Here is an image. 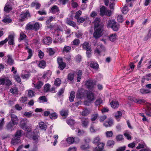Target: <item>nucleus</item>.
<instances>
[{
	"label": "nucleus",
	"instance_id": "11",
	"mask_svg": "<svg viewBox=\"0 0 151 151\" xmlns=\"http://www.w3.org/2000/svg\"><path fill=\"white\" fill-rule=\"evenodd\" d=\"M57 61L59 65V68L61 70H63L65 67L66 64L63 62L61 58H58Z\"/></svg>",
	"mask_w": 151,
	"mask_h": 151
},
{
	"label": "nucleus",
	"instance_id": "51",
	"mask_svg": "<svg viewBox=\"0 0 151 151\" xmlns=\"http://www.w3.org/2000/svg\"><path fill=\"white\" fill-rule=\"evenodd\" d=\"M67 141L69 144H71L74 142V138L72 137H69L67 138Z\"/></svg>",
	"mask_w": 151,
	"mask_h": 151
},
{
	"label": "nucleus",
	"instance_id": "25",
	"mask_svg": "<svg viewBox=\"0 0 151 151\" xmlns=\"http://www.w3.org/2000/svg\"><path fill=\"white\" fill-rule=\"evenodd\" d=\"M115 144L114 142L112 140H108L106 146L110 148L113 147Z\"/></svg>",
	"mask_w": 151,
	"mask_h": 151
},
{
	"label": "nucleus",
	"instance_id": "26",
	"mask_svg": "<svg viewBox=\"0 0 151 151\" xmlns=\"http://www.w3.org/2000/svg\"><path fill=\"white\" fill-rule=\"evenodd\" d=\"M52 40L51 38L49 37H47L44 38L42 42L45 44H49L51 43Z\"/></svg>",
	"mask_w": 151,
	"mask_h": 151
},
{
	"label": "nucleus",
	"instance_id": "18",
	"mask_svg": "<svg viewBox=\"0 0 151 151\" xmlns=\"http://www.w3.org/2000/svg\"><path fill=\"white\" fill-rule=\"evenodd\" d=\"M85 92V91L83 89L79 90L76 94L77 97L78 98L83 97L84 95Z\"/></svg>",
	"mask_w": 151,
	"mask_h": 151
},
{
	"label": "nucleus",
	"instance_id": "55",
	"mask_svg": "<svg viewBox=\"0 0 151 151\" xmlns=\"http://www.w3.org/2000/svg\"><path fill=\"white\" fill-rule=\"evenodd\" d=\"M145 146L146 145L144 143H139V144L138 146L136 147V148L137 149H139L144 148Z\"/></svg>",
	"mask_w": 151,
	"mask_h": 151
},
{
	"label": "nucleus",
	"instance_id": "34",
	"mask_svg": "<svg viewBox=\"0 0 151 151\" xmlns=\"http://www.w3.org/2000/svg\"><path fill=\"white\" fill-rule=\"evenodd\" d=\"M49 116L50 118L52 119H56L58 116V115L56 112L52 113L50 114Z\"/></svg>",
	"mask_w": 151,
	"mask_h": 151
},
{
	"label": "nucleus",
	"instance_id": "12",
	"mask_svg": "<svg viewBox=\"0 0 151 151\" xmlns=\"http://www.w3.org/2000/svg\"><path fill=\"white\" fill-rule=\"evenodd\" d=\"M32 84L33 85V86L37 88V89H39L42 86L43 84V83L41 82H38L37 81L35 80L32 81Z\"/></svg>",
	"mask_w": 151,
	"mask_h": 151
},
{
	"label": "nucleus",
	"instance_id": "4",
	"mask_svg": "<svg viewBox=\"0 0 151 151\" xmlns=\"http://www.w3.org/2000/svg\"><path fill=\"white\" fill-rule=\"evenodd\" d=\"M83 47L84 49L86 50L88 57H90L91 54V50L89 44L87 42H85L83 44Z\"/></svg>",
	"mask_w": 151,
	"mask_h": 151
},
{
	"label": "nucleus",
	"instance_id": "57",
	"mask_svg": "<svg viewBox=\"0 0 151 151\" xmlns=\"http://www.w3.org/2000/svg\"><path fill=\"white\" fill-rule=\"evenodd\" d=\"M10 91L11 93L14 94H17L18 92V90L16 87L11 88Z\"/></svg>",
	"mask_w": 151,
	"mask_h": 151
},
{
	"label": "nucleus",
	"instance_id": "37",
	"mask_svg": "<svg viewBox=\"0 0 151 151\" xmlns=\"http://www.w3.org/2000/svg\"><path fill=\"white\" fill-rule=\"evenodd\" d=\"M90 113V111L87 109H85L82 112V115L83 116H86Z\"/></svg>",
	"mask_w": 151,
	"mask_h": 151
},
{
	"label": "nucleus",
	"instance_id": "3",
	"mask_svg": "<svg viewBox=\"0 0 151 151\" xmlns=\"http://www.w3.org/2000/svg\"><path fill=\"white\" fill-rule=\"evenodd\" d=\"M94 31L93 35L95 38H98L102 35L103 29L101 28V26H100L98 28H94Z\"/></svg>",
	"mask_w": 151,
	"mask_h": 151
},
{
	"label": "nucleus",
	"instance_id": "47",
	"mask_svg": "<svg viewBox=\"0 0 151 151\" xmlns=\"http://www.w3.org/2000/svg\"><path fill=\"white\" fill-rule=\"evenodd\" d=\"M133 101L136 103L138 104H141L142 103L145 102V101L143 99H138L134 98L133 99Z\"/></svg>",
	"mask_w": 151,
	"mask_h": 151
},
{
	"label": "nucleus",
	"instance_id": "63",
	"mask_svg": "<svg viewBox=\"0 0 151 151\" xmlns=\"http://www.w3.org/2000/svg\"><path fill=\"white\" fill-rule=\"evenodd\" d=\"M144 78L147 81L151 80V74L146 75L144 77Z\"/></svg>",
	"mask_w": 151,
	"mask_h": 151
},
{
	"label": "nucleus",
	"instance_id": "27",
	"mask_svg": "<svg viewBox=\"0 0 151 151\" xmlns=\"http://www.w3.org/2000/svg\"><path fill=\"white\" fill-rule=\"evenodd\" d=\"M90 65L91 68L95 69H97L99 67V65L97 63L93 61L91 62Z\"/></svg>",
	"mask_w": 151,
	"mask_h": 151
},
{
	"label": "nucleus",
	"instance_id": "44",
	"mask_svg": "<svg viewBox=\"0 0 151 151\" xmlns=\"http://www.w3.org/2000/svg\"><path fill=\"white\" fill-rule=\"evenodd\" d=\"M68 112V110H62L60 111V113L62 116L66 117L67 116Z\"/></svg>",
	"mask_w": 151,
	"mask_h": 151
},
{
	"label": "nucleus",
	"instance_id": "46",
	"mask_svg": "<svg viewBox=\"0 0 151 151\" xmlns=\"http://www.w3.org/2000/svg\"><path fill=\"white\" fill-rule=\"evenodd\" d=\"M50 85L49 84H46L44 86V92H48L50 91Z\"/></svg>",
	"mask_w": 151,
	"mask_h": 151
},
{
	"label": "nucleus",
	"instance_id": "40",
	"mask_svg": "<svg viewBox=\"0 0 151 151\" xmlns=\"http://www.w3.org/2000/svg\"><path fill=\"white\" fill-rule=\"evenodd\" d=\"M14 125L12 123L10 122L7 124L6 127L8 129L12 130Z\"/></svg>",
	"mask_w": 151,
	"mask_h": 151
},
{
	"label": "nucleus",
	"instance_id": "15",
	"mask_svg": "<svg viewBox=\"0 0 151 151\" xmlns=\"http://www.w3.org/2000/svg\"><path fill=\"white\" fill-rule=\"evenodd\" d=\"M81 123L83 127L87 128L89 124V120L88 119H82L81 120Z\"/></svg>",
	"mask_w": 151,
	"mask_h": 151
},
{
	"label": "nucleus",
	"instance_id": "23",
	"mask_svg": "<svg viewBox=\"0 0 151 151\" xmlns=\"http://www.w3.org/2000/svg\"><path fill=\"white\" fill-rule=\"evenodd\" d=\"M14 35H9L8 37V39L9 40V43L11 45H13L14 44Z\"/></svg>",
	"mask_w": 151,
	"mask_h": 151
},
{
	"label": "nucleus",
	"instance_id": "50",
	"mask_svg": "<svg viewBox=\"0 0 151 151\" xmlns=\"http://www.w3.org/2000/svg\"><path fill=\"white\" fill-rule=\"evenodd\" d=\"M5 123L4 118H2L0 120V130L2 129Z\"/></svg>",
	"mask_w": 151,
	"mask_h": 151
},
{
	"label": "nucleus",
	"instance_id": "60",
	"mask_svg": "<svg viewBox=\"0 0 151 151\" xmlns=\"http://www.w3.org/2000/svg\"><path fill=\"white\" fill-rule=\"evenodd\" d=\"M61 83V81L59 78H57L55 81V85L57 86H60Z\"/></svg>",
	"mask_w": 151,
	"mask_h": 151
},
{
	"label": "nucleus",
	"instance_id": "2",
	"mask_svg": "<svg viewBox=\"0 0 151 151\" xmlns=\"http://www.w3.org/2000/svg\"><path fill=\"white\" fill-rule=\"evenodd\" d=\"M87 99L88 101H85L84 104L86 105H89L95 99L94 93L91 91H88L87 93Z\"/></svg>",
	"mask_w": 151,
	"mask_h": 151
},
{
	"label": "nucleus",
	"instance_id": "52",
	"mask_svg": "<svg viewBox=\"0 0 151 151\" xmlns=\"http://www.w3.org/2000/svg\"><path fill=\"white\" fill-rule=\"evenodd\" d=\"M22 132L20 130L17 131L15 134V137L16 138L19 139L22 135Z\"/></svg>",
	"mask_w": 151,
	"mask_h": 151
},
{
	"label": "nucleus",
	"instance_id": "19",
	"mask_svg": "<svg viewBox=\"0 0 151 151\" xmlns=\"http://www.w3.org/2000/svg\"><path fill=\"white\" fill-rule=\"evenodd\" d=\"M7 63L10 65H12L14 63V60L12 59V56L10 55H8Z\"/></svg>",
	"mask_w": 151,
	"mask_h": 151
},
{
	"label": "nucleus",
	"instance_id": "64",
	"mask_svg": "<svg viewBox=\"0 0 151 151\" xmlns=\"http://www.w3.org/2000/svg\"><path fill=\"white\" fill-rule=\"evenodd\" d=\"M124 135L128 139L131 140V137L130 134L129 132H126L124 134Z\"/></svg>",
	"mask_w": 151,
	"mask_h": 151
},
{
	"label": "nucleus",
	"instance_id": "16",
	"mask_svg": "<svg viewBox=\"0 0 151 151\" xmlns=\"http://www.w3.org/2000/svg\"><path fill=\"white\" fill-rule=\"evenodd\" d=\"M113 124V120L111 119H109L107 122H106L104 123V125L106 127H108L111 126Z\"/></svg>",
	"mask_w": 151,
	"mask_h": 151
},
{
	"label": "nucleus",
	"instance_id": "61",
	"mask_svg": "<svg viewBox=\"0 0 151 151\" xmlns=\"http://www.w3.org/2000/svg\"><path fill=\"white\" fill-rule=\"evenodd\" d=\"M30 74L29 73H27L24 74H22L21 77L23 79H27L30 76Z\"/></svg>",
	"mask_w": 151,
	"mask_h": 151
},
{
	"label": "nucleus",
	"instance_id": "1",
	"mask_svg": "<svg viewBox=\"0 0 151 151\" xmlns=\"http://www.w3.org/2000/svg\"><path fill=\"white\" fill-rule=\"evenodd\" d=\"M108 27L111 28L115 31H118L120 27L119 25L114 19L109 20L107 23Z\"/></svg>",
	"mask_w": 151,
	"mask_h": 151
},
{
	"label": "nucleus",
	"instance_id": "20",
	"mask_svg": "<svg viewBox=\"0 0 151 151\" xmlns=\"http://www.w3.org/2000/svg\"><path fill=\"white\" fill-rule=\"evenodd\" d=\"M50 12L53 14H56L59 11L58 7L56 5H54L50 8Z\"/></svg>",
	"mask_w": 151,
	"mask_h": 151
},
{
	"label": "nucleus",
	"instance_id": "33",
	"mask_svg": "<svg viewBox=\"0 0 151 151\" xmlns=\"http://www.w3.org/2000/svg\"><path fill=\"white\" fill-rule=\"evenodd\" d=\"M75 97V93L73 91H71L70 93L69 96V100L70 102H72L74 100Z\"/></svg>",
	"mask_w": 151,
	"mask_h": 151
},
{
	"label": "nucleus",
	"instance_id": "39",
	"mask_svg": "<svg viewBox=\"0 0 151 151\" xmlns=\"http://www.w3.org/2000/svg\"><path fill=\"white\" fill-rule=\"evenodd\" d=\"M45 62L43 60L40 61L38 64V66L41 68H45Z\"/></svg>",
	"mask_w": 151,
	"mask_h": 151
},
{
	"label": "nucleus",
	"instance_id": "38",
	"mask_svg": "<svg viewBox=\"0 0 151 151\" xmlns=\"http://www.w3.org/2000/svg\"><path fill=\"white\" fill-rule=\"evenodd\" d=\"M106 10H107V9L104 6L101 7L100 9V12L101 15H105L106 11Z\"/></svg>",
	"mask_w": 151,
	"mask_h": 151
},
{
	"label": "nucleus",
	"instance_id": "13",
	"mask_svg": "<svg viewBox=\"0 0 151 151\" xmlns=\"http://www.w3.org/2000/svg\"><path fill=\"white\" fill-rule=\"evenodd\" d=\"M11 121L14 125H17L18 122V119L17 116L12 114H11Z\"/></svg>",
	"mask_w": 151,
	"mask_h": 151
},
{
	"label": "nucleus",
	"instance_id": "32",
	"mask_svg": "<svg viewBox=\"0 0 151 151\" xmlns=\"http://www.w3.org/2000/svg\"><path fill=\"white\" fill-rule=\"evenodd\" d=\"M101 141L100 137L98 136L94 137L93 141V143L94 144H98Z\"/></svg>",
	"mask_w": 151,
	"mask_h": 151
},
{
	"label": "nucleus",
	"instance_id": "45",
	"mask_svg": "<svg viewBox=\"0 0 151 151\" xmlns=\"http://www.w3.org/2000/svg\"><path fill=\"white\" fill-rule=\"evenodd\" d=\"M117 21L120 23L124 21V19L122 16L121 14H118L117 17Z\"/></svg>",
	"mask_w": 151,
	"mask_h": 151
},
{
	"label": "nucleus",
	"instance_id": "29",
	"mask_svg": "<svg viewBox=\"0 0 151 151\" xmlns=\"http://www.w3.org/2000/svg\"><path fill=\"white\" fill-rule=\"evenodd\" d=\"M47 100L45 96H42L39 97L38 101L40 103H44L46 102Z\"/></svg>",
	"mask_w": 151,
	"mask_h": 151
},
{
	"label": "nucleus",
	"instance_id": "17",
	"mask_svg": "<svg viewBox=\"0 0 151 151\" xmlns=\"http://www.w3.org/2000/svg\"><path fill=\"white\" fill-rule=\"evenodd\" d=\"M105 50V48L104 46L102 45H99L97 47L96 49L95 50V52L99 54L101 52Z\"/></svg>",
	"mask_w": 151,
	"mask_h": 151
},
{
	"label": "nucleus",
	"instance_id": "30",
	"mask_svg": "<svg viewBox=\"0 0 151 151\" xmlns=\"http://www.w3.org/2000/svg\"><path fill=\"white\" fill-rule=\"evenodd\" d=\"M39 127L42 129L45 130L47 128L46 125L42 122H40L39 124Z\"/></svg>",
	"mask_w": 151,
	"mask_h": 151
},
{
	"label": "nucleus",
	"instance_id": "5",
	"mask_svg": "<svg viewBox=\"0 0 151 151\" xmlns=\"http://www.w3.org/2000/svg\"><path fill=\"white\" fill-rule=\"evenodd\" d=\"M28 121L26 119H22L20 122V127L24 129H26L28 128L27 124Z\"/></svg>",
	"mask_w": 151,
	"mask_h": 151
},
{
	"label": "nucleus",
	"instance_id": "14",
	"mask_svg": "<svg viewBox=\"0 0 151 151\" xmlns=\"http://www.w3.org/2000/svg\"><path fill=\"white\" fill-rule=\"evenodd\" d=\"M104 2L106 6H108V4H109V7L110 9H114V1H110V3H109V1L108 0H105Z\"/></svg>",
	"mask_w": 151,
	"mask_h": 151
},
{
	"label": "nucleus",
	"instance_id": "48",
	"mask_svg": "<svg viewBox=\"0 0 151 151\" xmlns=\"http://www.w3.org/2000/svg\"><path fill=\"white\" fill-rule=\"evenodd\" d=\"M20 142L19 139L17 138L13 139L11 141L12 144L15 145Z\"/></svg>",
	"mask_w": 151,
	"mask_h": 151
},
{
	"label": "nucleus",
	"instance_id": "8",
	"mask_svg": "<svg viewBox=\"0 0 151 151\" xmlns=\"http://www.w3.org/2000/svg\"><path fill=\"white\" fill-rule=\"evenodd\" d=\"M20 20L22 21H23L25 18H28L30 17V14L28 11L27 10L24 12H23L22 13L21 15Z\"/></svg>",
	"mask_w": 151,
	"mask_h": 151
},
{
	"label": "nucleus",
	"instance_id": "35",
	"mask_svg": "<svg viewBox=\"0 0 151 151\" xmlns=\"http://www.w3.org/2000/svg\"><path fill=\"white\" fill-rule=\"evenodd\" d=\"M105 134L107 138H109L112 137L113 135V133L112 131H106Z\"/></svg>",
	"mask_w": 151,
	"mask_h": 151
},
{
	"label": "nucleus",
	"instance_id": "9",
	"mask_svg": "<svg viewBox=\"0 0 151 151\" xmlns=\"http://www.w3.org/2000/svg\"><path fill=\"white\" fill-rule=\"evenodd\" d=\"M94 28H98L101 26V28L103 27V25L100 21V18H95L94 22Z\"/></svg>",
	"mask_w": 151,
	"mask_h": 151
},
{
	"label": "nucleus",
	"instance_id": "41",
	"mask_svg": "<svg viewBox=\"0 0 151 151\" xmlns=\"http://www.w3.org/2000/svg\"><path fill=\"white\" fill-rule=\"evenodd\" d=\"M82 74V71L81 70H79L77 76V82H79L81 77Z\"/></svg>",
	"mask_w": 151,
	"mask_h": 151
},
{
	"label": "nucleus",
	"instance_id": "43",
	"mask_svg": "<svg viewBox=\"0 0 151 151\" xmlns=\"http://www.w3.org/2000/svg\"><path fill=\"white\" fill-rule=\"evenodd\" d=\"M74 77V73H70L68 74L67 77V79L69 81H72Z\"/></svg>",
	"mask_w": 151,
	"mask_h": 151
},
{
	"label": "nucleus",
	"instance_id": "59",
	"mask_svg": "<svg viewBox=\"0 0 151 151\" xmlns=\"http://www.w3.org/2000/svg\"><path fill=\"white\" fill-rule=\"evenodd\" d=\"M103 102V100L101 99H97L95 102L96 105L98 106L101 104Z\"/></svg>",
	"mask_w": 151,
	"mask_h": 151
},
{
	"label": "nucleus",
	"instance_id": "21",
	"mask_svg": "<svg viewBox=\"0 0 151 151\" xmlns=\"http://www.w3.org/2000/svg\"><path fill=\"white\" fill-rule=\"evenodd\" d=\"M110 105L111 107L113 109H116L118 108L119 104L117 101H113L110 103Z\"/></svg>",
	"mask_w": 151,
	"mask_h": 151
},
{
	"label": "nucleus",
	"instance_id": "10",
	"mask_svg": "<svg viewBox=\"0 0 151 151\" xmlns=\"http://www.w3.org/2000/svg\"><path fill=\"white\" fill-rule=\"evenodd\" d=\"M104 143L100 142L97 145V147L93 149L94 151H105L104 150Z\"/></svg>",
	"mask_w": 151,
	"mask_h": 151
},
{
	"label": "nucleus",
	"instance_id": "58",
	"mask_svg": "<svg viewBox=\"0 0 151 151\" xmlns=\"http://www.w3.org/2000/svg\"><path fill=\"white\" fill-rule=\"evenodd\" d=\"M33 26V24L29 23L27 25L26 28L27 29L34 30V28Z\"/></svg>",
	"mask_w": 151,
	"mask_h": 151
},
{
	"label": "nucleus",
	"instance_id": "22",
	"mask_svg": "<svg viewBox=\"0 0 151 151\" xmlns=\"http://www.w3.org/2000/svg\"><path fill=\"white\" fill-rule=\"evenodd\" d=\"M90 132L91 133L96 132L99 130V128L98 127H94L92 125H91L89 128Z\"/></svg>",
	"mask_w": 151,
	"mask_h": 151
},
{
	"label": "nucleus",
	"instance_id": "53",
	"mask_svg": "<svg viewBox=\"0 0 151 151\" xmlns=\"http://www.w3.org/2000/svg\"><path fill=\"white\" fill-rule=\"evenodd\" d=\"M28 95L29 97H32L35 96V92L32 90H29L27 91Z\"/></svg>",
	"mask_w": 151,
	"mask_h": 151
},
{
	"label": "nucleus",
	"instance_id": "7",
	"mask_svg": "<svg viewBox=\"0 0 151 151\" xmlns=\"http://www.w3.org/2000/svg\"><path fill=\"white\" fill-rule=\"evenodd\" d=\"M13 5V4L12 2H8L4 7V11L7 13L9 12L12 10Z\"/></svg>",
	"mask_w": 151,
	"mask_h": 151
},
{
	"label": "nucleus",
	"instance_id": "42",
	"mask_svg": "<svg viewBox=\"0 0 151 151\" xmlns=\"http://www.w3.org/2000/svg\"><path fill=\"white\" fill-rule=\"evenodd\" d=\"M32 7H35L36 9H39L40 6V4L37 2H33L31 4Z\"/></svg>",
	"mask_w": 151,
	"mask_h": 151
},
{
	"label": "nucleus",
	"instance_id": "28",
	"mask_svg": "<svg viewBox=\"0 0 151 151\" xmlns=\"http://www.w3.org/2000/svg\"><path fill=\"white\" fill-rule=\"evenodd\" d=\"M117 37V36L116 34H112L109 36V39L110 41H114L116 40Z\"/></svg>",
	"mask_w": 151,
	"mask_h": 151
},
{
	"label": "nucleus",
	"instance_id": "49",
	"mask_svg": "<svg viewBox=\"0 0 151 151\" xmlns=\"http://www.w3.org/2000/svg\"><path fill=\"white\" fill-rule=\"evenodd\" d=\"M76 132L77 133L78 135L79 136L82 135L85 133V132L84 131L81 130L79 128H77L76 130Z\"/></svg>",
	"mask_w": 151,
	"mask_h": 151
},
{
	"label": "nucleus",
	"instance_id": "24",
	"mask_svg": "<svg viewBox=\"0 0 151 151\" xmlns=\"http://www.w3.org/2000/svg\"><path fill=\"white\" fill-rule=\"evenodd\" d=\"M66 23L68 24L73 26V27H75L76 29L78 28L77 26L76 25V23L73 22L67 19L66 21Z\"/></svg>",
	"mask_w": 151,
	"mask_h": 151
},
{
	"label": "nucleus",
	"instance_id": "31",
	"mask_svg": "<svg viewBox=\"0 0 151 151\" xmlns=\"http://www.w3.org/2000/svg\"><path fill=\"white\" fill-rule=\"evenodd\" d=\"M99 114L97 113H94L91 115V119L92 121L93 122L96 120Z\"/></svg>",
	"mask_w": 151,
	"mask_h": 151
},
{
	"label": "nucleus",
	"instance_id": "54",
	"mask_svg": "<svg viewBox=\"0 0 151 151\" xmlns=\"http://www.w3.org/2000/svg\"><path fill=\"white\" fill-rule=\"evenodd\" d=\"M33 25L34 30H38L41 25V24H40L39 23L37 22H36L35 24H34Z\"/></svg>",
	"mask_w": 151,
	"mask_h": 151
},
{
	"label": "nucleus",
	"instance_id": "56",
	"mask_svg": "<svg viewBox=\"0 0 151 151\" xmlns=\"http://www.w3.org/2000/svg\"><path fill=\"white\" fill-rule=\"evenodd\" d=\"M128 8L127 6H124L122 10V12L124 14H126L128 11Z\"/></svg>",
	"mask_w": 151,
	"mask_h": 151
},
{
	"label": "nucleus",
	"instance_id": "62",
	"mask_svg": "<svg viewBox=\"0 0 151 151\" xmlns=\"http://www.w3.org/2000/svg\"><path fill=\"white\" fill-rule=\"evenodd\" d=\"M81 148L82 150H86L89 148V146L88 144L83 145L81 147Z\"/></svg>",
	"mask_w": 151,
	"mask_h": 151
},
{
	"label": "nucleus",
	"instance_id": "6",
	"mask_svg": "<svg viewBox=\"0 0 151 151\" xmlns=\"http://www.w3.org/2000/svg\"><path fill=\"white\" fill-rule=\"evenodd\" d=\"M95 84L96 83L94 81L90 79L86 81L85 83L86 86L88 88H92Z\"/></svg>",
	"mask_w": 151,
	"mask_h": 151
},
{
	"label": "nucleus",
	"instance_id": "36",
	"mask_svg": "<svg viewBox=\"0 0 151 151\" xmlns=\"http://www.w3.org/2000/svg\"><path fill=\"white\" fill-rule=\"evenodd\" d=\"M122 115V113L119 111H117L115 115V117L117 121H119V119L121 117Z\"/></svg>",
	"mask_w": 151,
	"mask_h": 151
}]
</instances>
